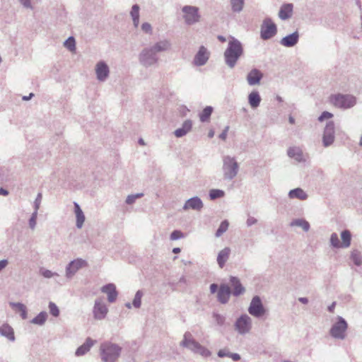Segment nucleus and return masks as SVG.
Wrapping results in <instances>:
<instances>
[{
  "label": "nucleus",
  "mask_w": 362,
  "mask_h": 362,
  "mask_svg": "<svg viewBox=\"0 0 362 362\" xmlns=\"http://www.w3.org/2000/svg\"><path fill=\"white\" fill-rule=\"evenodd\" d=\"M243 54L242 43L234 37H230L223 56L226 64L230 69L235 67L240 57Z\"/></svg>",
  "instance_id": "f257e3e1"
},
{
  "label": "nucleus",
  "mask_w": 362,
  "mask_h": 362,
  "mask_svg": "<svg viewBox=\"0 0 362 362\" xmlns=\"http://www.w3.org/2000/svg\"><path fill=\"white\" fill-rule=\"evenodd\" d=\"M122 348L111 341L100 344L99 353L103 362H116L119 358Z\"/></svg>",
  "instance_id": "f03ea898"
},
{
  "label": "nucleus",
  "mask_w": 362,
  "mask_h": 362,
  "mask_svg": "<svg viewBox=\"0 0 362 362\" xmlns=\"http://www.w3.org/2000/svg\"><path fill=\"white\" fill-rule=\"evenodd\" d=\"M329 102L337 108L347 110L356 105L357 99L351 94L337 93L329 96Z\"/></svg>",
  "instance_id": "7ed1b4c3"
},
{
  "label": "nucleus",
  "mask_w": 362,
  "mask_h": 362,
  "mask_svg": "<svg viewBox=\"0 0 362 362\" xmlns=\"http://www.w3.org/2000/svg\"><path fill=\"white\" fill-rule=\"evenodd\" d=\"M222 170L224 180L228 181L233 180L239 171V164L235 158L230 156H223Z\"/></svg>",
  "instance_id": "20e7f679"
},
{
  "label": "nucleus",
  "mask_w": 362,
  "mask_h": 362,
  "mask_svg": "<svg viewBox=\"0 0 362 362\" xmlns=\"http://www.w3.org/2000/svg\"><path fill=\"white\" fill-rule=\"evenodd\" d=\"M348 323L341 316H337V321L333 323L330 329V336L335 339L344 340L346 336Z\"/></svg>",
  "instance_id": "39448f33"
},
{
  "label": "nucleus",
  "mask_w": 362,
  "mask_h": 362,
  "mask_svg": "<svg viewBox=\"0 0 362 362\" xmlns=\"http://www.w3.org/2000/svg\"><path fill=\"white\" fill-rule=\"evenodd\" d=\"M158 59L157 53L151 47L143 49L139 55L140 64L146 68L156 65Z\"/></svg>",
  "instance_id": "423d86ee"
},
{
  "label": "nucleus",
  "mask_w": 362,
  "mask_h": 362,
  "mask_svg": "<svg viewBox=\"0 0 362 362\" xmlns=\"http://www.w3.org/2000/svg\"><path fill=\"white\" fill-rule=\"evenodd\" d=\"M277 33L276 25L272 21V18H266L261 25L260 37L264 40H267L273 37Z\"/></svg>",
  "instance_id": "0eeeda50"
},
{
  "label": "nucleus",
  "mask_w": 362,
  "mask_h": 362,
  "mask_svg": "<svg viewBox=\"0 0 362 362\" xmlns=\"http://www.w3.org/2000/svg\"><path fill=\"white\" fill-rule=\"evenodd\" d=\"M234 327L238 334H246L252 329V319L247 314H243L236 320Z\"/></svg>",
  "instance_id": "6e6552de"
},
{
  "label": "nucleus",
  "mask_w": 362,
  "mask_h": 362,
  "mask_svg": "<svg viewBox=\"0 0 362 362\" xmlns=\"http://www.w3.org/2000/svg\"><path fill=\"white\" fill-rule=\"evenodd\" d=\"M247 310L252 316L257 318L262 317L266 313V309L258 296H255L252 298Z\"/></svg>",
  "instance_id": "1a4fd4ad"
},
{
  "label": "nucleus",
  "mask_w": 362,
  "mask_h": 362,
  "mask_svg": "<svg viewBox=\"0 0 362 362\" xmlns=\"http://www.w3.org/2000/svg\"><path fill=\"white\" fill-rule=\"evenodd\" d=\"M184 19L187 25H191L199 21V8L193 6H185L182 8Z\"/></svg>",
  "instance_id": "9d476101"
},
{
  "label": "nucleus",
  "mask_w": 362,
  "mask_h": 362,
  "mask_svg": "<svg viewBox=\"0 0 362 362\" xmlns=\"http://www.w3.org/2000/svg\"><path fill=\"white\" fill-rule=\"evenodd\" d=\"M88 266V262L81 258H77L71 261L66 267L65 275L68 279H72V277L76 274V272Z\"/></svg>",
  "instance_id": "9b49d317"
},
{
  "label": "nucleus",
  "mask_w": 362,
  "mask_h": 362,
  "mask_svg": "<svg viewBox=\"0 0 362 362\" xmlns=\"http://www.w3.org/2000/svg\"><path fill=\"white\" fill-rule=\"evenodd\" d=\"M335 140V124L333 121L328 122L323 131L322 145L327 148L333 144Z\"/></svg>",
  "instance_id": "f8f14e48"
},
{
  "label": "nucleus",
  "mask_w": 362,
  "mask_h": 362,
  "mask_svg": "<svg viewBox=\"0 0 362 362\" xmlns=\"http://www.w3.org/2000/svg\"><path fill=\"white\" fill-rule=\"evenodd\" d=\"M210 57V52L206 47L202 45L199 47L197 52L194 57L193 64L196 66L205 65Z\"/></svg>",
  "instance_id": "ddd939ff"
},
{
  "label": "nucleus",
  "mask_w": 362,
  "mask_h": 362,
  "mask_svg": "<svg viewBox=\"0 0 362 362\" xmlns=\"http://www.w3.org/2000/svg\"><path fill=\"white\" fill-rule=\"evenodd\" d=\"M107 312V308L103 300L101 298L96 299L93 310L94 318L101 320L106 317Z\"/></svg>",
  "instance_id": "4468645a"
},
{
  "label": "nucleus",
  "mask_w": 362,
  "mask_h": 362,
  "mask_svg": "<svg viewBox=\"0 0 362 362\" xmlns=\"http://www.w3.org/2000/svg\"><path fill=\"white\" fill-rule=\"evenodd\" d=\"M180 346L187 348L195 354L200 344L197 342L190 332H186L184 334L183 339L180 343Z\"/></svg>",
  "instance_id": "2eb2a0df"
},
{
  "label": "nucleus",
  "mask_w": 362,
  "mask_h": 362,
  "mask_svg": "<svg viewBox=\"0 0 362 362\" xmlns=\"http://www.w3.org/2000/svg\"><path fill=\"white\" fill-rule=\"evenodd\" d=\"M96 78L99 81H105L110 74V69L104 61L98 62L95 65Z\"/></svg>",
  "instance_id": "dca6fc26"
},
{
  "label": "nucleus",
  "mask_w": 362,
  "mask_h": 362,
  "mask_svg": "<svg viewBox=\"0 0 362 362\" xmlns=\"http://www.w3.org/2000/svg\"><path fill=\"white\" fill-rule=\"evenodd\" d=\"M231 294L230 286L226 284H221L217 292L218 301L221 304H226L229 301Z\"/></svg>",
  "instance_id": "f3484780"
},
{
  "label": "nucleus",
  "mask_w": 362,
  "mask_h": 362,
  "mask_svg": "<svg viewBox=\"0 0 362 362\" xmlns=\"http://www.w3.org/2000/svg\"><path fill=\"white\" fill-rule=\"evenodd\" d=\"M203 206L204 204L202 199L199 197L195 196L188 199L185 202L183 206V209L188 210L191 209L195 211H200L203 208Z\"/></svg>",
  "instance_id": "a211bd4d"
},
{
  "label": "nucleus",
  "mask_w": 362,
  "mask_h": 362,
  "mask_svg": "<svg viewBox=\"0 0 362 362\" xmlns=\"http://www.w3.org/2000/svg\"><path fill=\"white\" fill-rule=\"evenodd\" d=\"M299 37V33L295 31L281 38L280 44L286 47H293L298 42Z\"/></svg>",
  "instance_id": "6ab92c4d"
},
{
  "label": "nucleus",
  "mask_w": 362,
  "mask_h": 362,
  "mask_svg": "<svg viewBox=\"0 0 362 362\" xmlns=\"http://www.w3.org/2000/svg\"><path fill=\"white\" fill-rule=\"evenodd\" d=\"M230 284L231 287L233 288V291H231V293L238 297L240 295H243L245 292V287L242 285L240 279L236 276H230Z\"/></svg>",
  "instance_id": "aec40b11"
},
{
  "label": "nucleus",
  "mask_w": 362,
  "mask_h": 362,
  "mask_svg": "<svg viewBox=\"0 0 362 362\" xmlns=\"http://www.w3.org/2000/svg\"><path fill=\"white\" fill-rule=\"evenodd\" d=\"M101 292L106 293L107 295V300L110 303L115 302L118 295L116 286L112 283L104 285L101 288Z\"/></svg>",
  "instance_id": "412c9836"
},
{
  "label": "nucleus",
  "mask_w": 362,
  "mask_h": 362,
  "mask_svg": "<svg viewBox=\"0 0 362 362\" xmlns=\"http://www.w3.org/2000/svg\"><path fill=\"white\" fill-rule=\"evenodd\" d=\"M287 155L289 158L294 159L298 163L305 162L302 149L299 146H291L287 150Z\"/></svg>",
  "instance_id": "4be33fe9"
},
{
  "label": "nucleus",
  "mask_w": 362,
  "mask_h": 362,
  "mask_svg": "<svg viewBox=\"0 0 362 362\" xmlns=\"http://www.w3.org/2000/svg\"><path fill=\"white\" fill-rule=\"evenodd\" d=\"M263 77L262 73L257 69H252L247 75V81L250 86L259 84Z\"/></svg>",
  "instance_id": "5701e85b"
},
{
  "label": "nucleus",
  "mask_w": 362,
  "mask_h": 362,
  "mask_svg": "<svg viewBox=\"0 0 362 362\" xmlns=\"http://www.w3.org/2000/svg\"><path fill=\"white\" fill-rule=\"evenodd\" d=\"M293 6L292 4L288 3L283 4L279 12L280 19L285 21L290 18L293 13Z\"/></svg>",
  "instance_id": "b1692460"
},
{
  "label": "nucleus",
  "mask_w": 362,
  "mask_h": 362,
  "mask_svg": "<svg viewBox=\"0 0 362 362\" xmlns=\"http://www.w3.org/2000/svg\"><path fill=\"white\" fill-rule=\"evenodd\" d=\"M94 343V340L90 337H88L86 339V341L76 350V356H81L85 355L88 351H89L90 348L93 346Z\"/></svg>",
  "instance_id": "393cba45"
},
{
  "label": "nucleus",
  "mask_w": 362,
  "mask_h": 362,
  "mask_svg": "<svg viewBox=\"0 0 362 362\" xmlns=\"http://www.w3.org/2000/svg\"><path fill=\"white\" fill-rule=\"evenodd\" d=\"M192 127V122L190 119L185 120L180 128L177 129L174 134L176 137L180 138L186 135L191 131Z\"/></svg>",
  "instance_id": "a878e982"
},
{
  "label": "nucleus",
  "mask_w": 362,
  "mask_h": 362,
  "mask_svg": "<svg viewBox=\"0 0 362 362\" xmlns=\"http://www.w3.org/2000/svg\"><path fill=\"white\" fill-rule=\"evenodd\" d=\"M288 196L290 199H298L302 201L306 200L308 197V194L300 187L290 190Z\"/></svg>",
  "instance_id": "bb28decb"
},
{
  "label": "nucleus",
  "mask_w": 362,
  "mask_h": 362,
  "mask_svg": "<svg viewBox=\"0 0 362 362\" xmlns=\"http://www.w3.org/2000/svg\"><path fill=\"white\" fill-rule=\"evenodd\" d=\"M0 335L11 341H14L16 339L13 329L8 324H4L0 327Z\"/></svg>",
  "instance_id": "cd10ccee"
},
{
  "label": "nucleus",
  "mask_w": 362,
  "mask_h": 362,
  "mask_svg": "<svg viewBox=\"0 0 362 362\" xmlns=\"http://www.w3.org/2000/svg\"><path fill=\"white\" fill-rule=\"evenodd\" d=\"M230 254V249L228 247L221 250L217 256V263L220 268L225 266L226 262L228 261Z\"/></svg>",
  "instance_id": "c85d7f7f"
},
{
  "label": "nucleus",
  "mask_w": 362,
  "mask_h": 362,
  "mask_svg": "<svg viewBox=\"0 0 362 362\" xmlns=\"http://www.w3.org/2000/svg\"><path fill=\"white\" fill-rule=\"evenodd\" d=\"M171 47V43L168 40H160L159 42H157L155 45L153 46H151V47L156 52H165L168 49H170Z\"/></svg>",
  "instance_id": "c756f323"
},
{
  "label": "nucleus",
  "mask_w": 362,
  "mask_h": 362,
  "mask_svg": "<svg viewBox=\"0 0 362 362\" xmlns=\"http://www.w3.org/2000/svg\"><path fill=\"white\" fill-rule=\"evenodd\" d=\"M74 209L76 218V227L78 228H81L85 221V216L79 204L76 202H74Z\"/></svg>",
  "instance_id": "7c9ffc66"
},
{
  "label": "nucleus",
  "mask_w": 362,
  "mask_h": 362,
  "mask_svg": "<svg viewBox=\"0 0 362 362\" xmlns=\"http://www.w3.org/2000/svg\"><path fill=\"white\" fill-rule=\"evenodd\" d=\"M261 97L258 91H252L248 95V103L252 108L255 109L259 106Z\"/></svg>",
  "instance_id": "2f4dec72"
},
{
  "label": "nucleus",
  "mask_w": 362,
  "mask_h": 362,
  "mask_svg": "<svg viewBox=\"0 0 362 362\" xmlns=\"http://www.w3.org/2000/svg\"><path fill=\"white\" fill-rule=\"evenodd\" d=\"M10 306L13 308H16V310L21 313V316L22 319L25 320L28 317V313L26 306L22 303H13L11 302Z\"/></svg>",
  "instance_id": "473e14b6"
},
{
  "label": "nucleus",
  "mask_w": 362,
  "mask_h": 362,
  "mask_svg": "<svg viewBox=\"0 0 362 362\" xmlns=\"http://www.w3.org/2000/svg\"><path fill=\"white\" fill-rule=\"evenodd\" d=\"M47 317H48V315H47V312L42 311L36 317H35L30 321V322L34 325H37L42 326L45 323V322L47 319Z\"/></svg>",
  "instance_id": "72a5a7b5"
},
{
  "label": "nucleus",
  "mask_w": 362,
  "mask_h": 362,
  "mask_svg": "<svg viewBox=\"0 0 362 362\" xmlns=\"http://www.w3.org/2000/svg\"><path fill=\"white\" fill-rule=\"evenodd\" d=\"M290 225L291 226L301 227L305 232L308 231L310 229V223L306 220L303 218L294 219L291 222Z\"/></svg>",
  "instance_id": "f704fd0d"
},
{
  "label": "nucleus",
  "mask_w": 362,
  "mask_h": 362,
  "mask_svg": "<svg viewBox=\"0 0 362 362\" xmlns=\"http://www.w3.org/2000/svg\"><path fill=\"white\" fill-rule=\"evenodd\" d=\"M341 238L342 240V242L341 243V247L346 248L349 247L351 240V235L349 230H343L341 233Z\"/></svg>",
  "instance_id": "c9c22d12"
},
{
  "label": "nucleus",
  "mask_w": 362,
  "mask_h": 362,
  "mask_svg": "<svg viewBox=\"0 0 362 362\" xmlns=\"http://www.w3.org/2000/svg\"><path fill=\"white\" fill-rule=\"evenodd\" d=\"M231 10L234 13H240L244 8L245 0H230Z\"/></svg>",
  "instance_id": "e433bc0d"
},
{
  "label": "nucleus",
  "mask_w": 362,
  "mask_h": 362,
  "mask_svg": "<svg viewBox=\"0 0 362 362\" xmlns=\"http://www.w3.org/2000/svg\"><path fill=\"white\" fill-rule=\"evenodd\" d=\"M213 112V107L211 106H206L199 113V119L202 122H207Z\"/></svg>",
  "instance_id": "4c0bfd02"
},
{
  "label": "nucleus",
  "mask_w": 362,
  "mask_h": 362,
  "mask_svg": "<svg viewBox=\"0 0 362 362\" xmlns=\"http://www.w3.org/2000/svg\"><path fill=\"white\" fill-rule=\"evenodd\" d=\"M351 259L356 266L362 264V254L360 251L354 250L351 252Z\"/></svg>",
  "instance_id": "58836bf2"
},
{
  "label": "nucleus",
  "mask_w": 362,
  "mask_h": 362,
  "mask_svg": "<svg viewBox=\"0 0 362 362\" xmlns=\"http://www.w3.org/2000/svg\"><path fill=\"white\" fill-rule=\"evenodd\" d=\"M228 221L227 220L223 221L215 233L216 237H221L228 230Z\"/></svg>",
  "instance_id": "ea45409f"
},
{
  "label": "nucleus",
  "mask_w": 362,
  "mask_h": 362,
  "mask_svg": "<svg viewBox=\"0 0 362 362\" xmlns=\"http://www.w3.org/2000/svg\"><path fill=\"white\" fill-rule=\"evenodd\" d=\"M209 197L211 200L222 198L225 195V192L222 189H212L209 191Z\"/></svg>",
  "instance_id": "a19ab883"
},
{
  "label": "nucleus",
  "mask_w": 362,
  "mask_h": 362,
  "mask_svg": "<svg viewBox=\"0 0 362 362\" xmlns=\"http://www.w3.org/2000/svg\"><path fill=\"white\" fill-rule=\"evenodd\" d=\"M142 296L143 292L140 290L137 291L132 302V305L134 308H139L141 307Z\"/></svg>",
  "instance_id": "79ce46f5"
},
{
  "label": "nucleus",
  "mask_w": 362,
  "mask_h": 362,
  "mask_svg": "<svg viewBox=\"0 0 362 362\" xmlns=\"http://www.w3.org/2000/svg\"><path fill=\"white\" fill-rule=\"evenodd\" d=\"M48 308L49 310V313L53 317H57L59 315V313H60L59 309L54 303L49 302V305H48Z\"/></svg>",
  "instance_id": "37998d69"
},
{
  "label": "nucleus",
  "mask_w": 362,
  "mask_h": 362,
  "mask_svg": "<svg viewBox=\"0 0 362 362\" xmlns=\"http://www.w3.org/2000/svg\"><path fill=\"white\" fill-rule=\"evenodd\" d=\"M64 46L70 51H74L76 49V42L74 37H69L64 42Z\"/></svg>",
  "instance_id": "c03bdc74"
},
{
  "label": "nucleus",
  "mask_w": 362,
  "mask_h": 362,
  "mask_svg": "<svg viewBox=\"0 0 362 362\" xmlns=\"http://www.w3.org/2000/svg\"><path fill=\"white\" fill-rule=\"evenodd\" d=\"M330 244L333 247L339 248L341 247V243L339 241L338 235L333 233L330 237Z\"/></svg>",
  "instance_id": "a18cd8bd"
},
{
  "label": "nucleus",
  "mask_w": 362,
  "mask_h": 362,
  "mask_svg": "<svg viewBox=\"0 0 362 362\" xmlns=\"http://www.w3.org/2000/svg\"><path fill=\"white\" fill-rule=\"evenodd\" d=\"M40 274L47 279L53 278L55 276H59V274L57 272H53L51 270L46 269H41L40 270Z\"/></svg>",
  "instance_id": "49530a36"
},
{
  "label": "nucleus",
  "mask_w": 362,
  "mask_h": 362,
  "mask_svg": "<svg viewBox=\"0 0 362 362\" xmlns=\"http://www.w3.org/2000/svg\"><path fill=\"white\" fill-rule=\"evenodd\" d=\"M195 354H199L205 358L209 357L211 355V352L208 349H206V347L203 346L201 344L199 345V347H198Z\"/></svg>",
  "instance_id": "de8ad7c7"
},
{
  "label": "nucleus",
  "mask_w": 362,
  "mask_h": 362,
  "mask_svg": "<svg viewBox=\"0 0 362 362\" xmlns=\"http://www.w3.org/2000/svg\"><path fill=\"white\" fill-rule=\"evenodd\" d=\"M143 196H144L143 193H137V194H130V195L127 196L125 202L127 204L130 205V204H134L137 199L141 198Z\"/></svg>",
  "instance_id": "09e8293b"
},
{
  "label": "nucleus",
  "mask_w": 362,
  "mask_h": 362,
  "mask_svg": "<svg viewBox=\"0 0 362 362\" xmlns=\"http://www.w3.org/2000/svg\"><path fill=\"white\" fill-rule=\"evenodd\" d=\"M139 10L140 7L138 4H134L130 11V16L132 19L139 18Z\"/></svg>",
  "instance_id": "8fccbe9b"
},
{
  "label": "nucleus",
  "mask_w": 362,
  "mask_h": 362,
  "mask_svg": "<svg viewBox=\"0 0 362 362\" xmlns=\"http://www.w3.org/2000/svg\"><path fill=\"white\" fill-rule=\"evenodd\" d=\"M213 317L218 325L222 326L224 325L225 321H226V317L223 315L216 313H214L213 314Z\"/></svg>",
  "instance_id": "3c124183"
},
{
  "label": "nucleus",
  "mask_w": 362,
  "mask_h": 362,
  "mask_svg": "<svg viewBox=\"0 0 362 362\" xmlns=\"http://www.w3.org/2000/svg\"><path fill=\"white\" fill-rule=\"evenodd\" d=\"M184 238V234L181 230H173L170 236L171 240H177Z\"/></svg>",
  "instance_id": "603ef678"
},
{
  "label": "nucleus",
  "mask_w": 362,
  "mask_h": 362,
  "mask_svg": "<svg viewBox=\"0 0 362 362\" xmlns=\"http://www.w3.org/2000/svg\"><path fill=\"white\" fill-rule=\"evenodd\" d=\"M38 211H35L33 212L30 219H29V226L31 229H34L36 226V220L37 218Z\"/></svg>",
  "instance_id": "864d4df0"
},
{
  "label": "nucleus",
  "mask_w": 362,
  "mask_h": 362,
  "mask_svg": "<svg viewBox=\"0 0 362 362\" xmlns=\"http://www.w3.org/2000/svg\"><path fill=\"white\" fill-rule=\"evenodd\" d=\"M42 199V194L41 192H39L37 194V197H36V198H35V199L34 201V203H33V208H34L35 211H38V210H39V209L40 207Z\"/></svg>",
  "instance_id": "5fc2aeb1"
},
{
  "label": "nucleus",
  "mask_w": 362,
  "mask_h": 362,
  "mask_svg": "<svg viewBox=\"0 0 362 362\" xmlns=\"http://www.w3.org/2000/svg\"><path fill=\"white\" fill-rule=\"evenodd\" d=\"M333 117V114L329 112H327V111H324L322 112V114L318 117V121L319 122H322L324 121L325 119H330Z\"/></svg>",
  "instance_id": "6e6d98bb"
},
{
  "label": "nucleus",
  "mask_w": 362,
  "mask_h": 362,
  "mask_svg": "<svg viewBox=\"0 0 362 362\" xmlns=\"http://www.w3.org/2000/svg\"><path fill=\"white\" fill-rule=\"evenodd\" d=\"M21 4L25 8L33 9V6L31 3V0H18Z\"/></svg>",
  "instance_id": "4d7b16f0"
},
{
  "label": "nucleus",
  "mask_w": 362,
  "mask_h": 362,
  "mask_svg": "<svg viewBox=\"0 0 362 362\" xmlns=\"http://www.w3.org/2000/svg\"><path fill=\"white\" fill-rule=\"evenodd\" d=\"M141 30L146 33H148V34L152 33V27H151V24L148 23H144L141 25Z\"/></svg>",
  "instance_id": "13d9d810"
},
{
  "label": "nucleus",
  "mask_w": 362,
  "mask_h": 362,
  "mask_svg": "<svg viewBox=\"0 0 362 362\" xmlns=\"http://www.w3.org/2000/svg\"><path fill=\"white\" fill-rule=\"evenodd\" d=\"M230 352L226 349H220L217 353L218 356L220 358H223L226 356L230 358Z\"/></svg>",
  "instance_id": "bf43d9fd"
},
{
  "label": "nucleus",
  "mask_w": 362,
  "mask_h": 362,
  "mask_svg": "<svg viewBox=\"0 0 362 362\" xmlns=\"http://www.w3.org/2000/svg\"><path fill=\"white\" fill-rule=\"evenodd\" d=\"M257 223V218L252 216H248L246 221V225L247 227H250Z\"/></svg>",
  "instance_id": "052dcab7"
},
{
  "label": "nucleus",
  "mask_w": 362,
  "mask_h": 362,
  "mask_svg": "<svg viewBox=\"0 0 362 362\" xmlns=\"http://www.w3.org/2000/svg\"><path fill=\"white\" fill-rule=\"evenodd\" d=\"M229 129V127L226 126L225 129L223 130V132L220 134L219 138L222 140H226L227 137V134Z\"/></svg>",
  "instance_id": "680f3d73"
},
{
  "label": "nucleus",
  "mask_w": 362,
  "mask_h": 362,
  "mask_svg": "<svg viewBox=\"0 0 362 362\" xmlns=\"http://www.w3.org/2000/svg\"><path fill=\"white\" fill-rule=\"evenodd\" d=\"M230 358H231L234 361H238L240 359V356L237 353H230Z\"/></svg>",
  "instance_id": "e2e57ef3"
},
{
  "label": "nucleus",
  "mask_w": 362,
  "mask_h": 362,
  "mask_svg": "<svg viewBox=\"0 0 362 362\" xmlns=\"http://www.w3.org/2000/svg\"><path fill=\"white\" fill-rule=\"evenodd\" d=\"M8 264V260L7 259H2L0 260V272L3 270Z\"/></svg>",
  "instance_id": "0e129e2a"
},
{
  "label": "nucleus",
  "mask_w": 362,
  "mask_h": 362,
  "mask_svg": "<svg viewBox=\"0 0 362 362\" xmlns=\"http://www.w3.org/2000/svg\"><path fill=\"white\" fill-rule=\"evenodd\" d=\"M218 290V285L216 284H212L210 285V292L211 293H215Z\"/></svg>",
  "instance_id": "69168bd1"
},
{
  "label": "nucleus",
  "mask_w": 362,
  "mask_h": 362,
  "mask_svg": "<svg viewBox=\"0 0 362 362\" xmlns=\"http://www.w3.org/2000/svg\"><path fill=\"white\" fill-rule=\"evenodd\" d=\"M298 300L303 304H308V299L305 297H300L298 298Z\"/></svg>",
  "instance_id": "338daca9"
},
{
  "label": "nucleus",
  "mask_w": 362,
  "mask_h": 362,
  "mask_svg": "<svg viewBox=\"0 0 362 362\" xmlns=\"http://www.w3.org/2000/svg\"><path fill=\"white\" fill-rule=\"evenodd\" d=\"M33 96H34V94H33V93H30L29 94V95H28V96H27V95L23 96V100L27 101V100H29L30 98H32Z\"/></svg>",
  "instance_id": "774afa93"
}]
</instances>
